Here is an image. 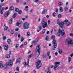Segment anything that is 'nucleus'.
<instances>
[{
    "mask_svg": "<svg viewBox=\"0 0 73 73\" xmlns=\"http://www.w3.org/2000/svg\"><path fill=\"white\" fill-rule=\"evenodd\" d=\"M49 36H46V41H48V40H49Z\"/></svg>",
    "mask_w": 73,
    "mask_h": 73,
    "instance_id": "obj_38",
    "label": "nucleus"
},
{
    "mask_svg": "<svg viewBox=\"0 0 73 73\" xmlns=\"http://www.w3.org/2000/svg\"><path fill=\"white\" fill-rule=\"evenodd\" d=\"M22 25V22H21L20 23H19V25H20V26H21Z\"/></svg>",
    "mask_w": 73,
    "mask_h": 73,
    "instance_id": "obj_60",
    "label": "nucleus"
},
{
    "mask_svg": "<svg viewBox=\"0 0 73 73\" xmlns=\"http://www.w3.org/2000/svg\"><path fill=\"white\" fill-rule=\"evenodd\" d=\"M46 22H45V21L44 20V19H42V21H41V23L42 25L43 24H45V23H46Z\"/></svg>",
    "mask_w": 73,
    "mask_h": 73,
    "instance_id": "obj_21",
    "label": "nucleus"
},
{
    "mask_svg": "<svg viewBox=\"0 0 73 73\" xmlns=\"http://www.w3.org/2000/svg\"><path fill=\"white\" fill-rule=\"evenodd\" d=\"M51 38V39H52L53 40L52 42V44H53V46L54 47L53 48V50H54L55 49H56V47H57V43H56V41L55 40V39L56 38L55 35H52Z\"/></svg>",
    "mask_w": 73,
    "mask_h": 73,
    "instance_id": "obj_1",
    "label": "nucleus"
},
{
    "mask_svg": "<svg viewBox=\"0 0 73 73\" xmlns=\"http://www.w3.org/2000/svg\"><path fill=\"white\" fill-rule=\"evenodd\" d=\"M20 37H21V35H20L18 34V37H19V38H20Z\"/></svg>",
    "mask_w": 73,
    "mask_h": 73,
    "instance_id": "obj_63",
    "label": "nucleus"
},
{
    "mask_svg": "<svg viewBox=\"0 0 73 73\" xmlns=\"http://www.w3.org/2000/svg\"><path fill=\"white\" fill-rule=\"evenodd\" d=\"M6 38H7V37L5 36H3V40H6Z\"/></svg>",
    "mask_w": 73,
    "mask_h": 73,
    "instance_id": "obj_43",
    "label": "nucleus"
},
{
    "mask_svg": "<svg viewBox=\"0 0 73 73\" xmlns=\"http://www.w3.org/2000/svg\"><path fill=\"white\" fill-rule=\"evenodd\" d=\"M47 13V9H45L44 10L42 13V15H44L45 13Z\"/></svg>",
    "mask_w": 73,
    "mask_h": 73,
    "instance_id": "obj_15",
    "label": "nucleus"
},
{
    "mask_svg": "<svg viewBox=\"0 0 73 73\" xmlns=\"http://www.w3.org/2000/svg\"><path fill=\"white\" fill-rule=\"evenodd\" d=\"M62 16V15H61V14H59L58 15V18H61Z\"/></svg>",
    "mask_w": 73,
    "mask_h": 73,
    "instance_id": "obj_42",
    "label": "nucleus"
},
{
    "mask_svg": "<svg viewBox=\"0 0 73 73\" xmlns=\"http://www.w3.org/2000/svg\"><path fill=\"white\" fill-rule=\"evenodd\" d=\"M67 44L68 45L70 44L72 46H73V40H70V41L67 42Z\"/></svg>",
    "mask_w": 73,
    "mask_h": 73,
    "instance_id": "obj_6",
    "label": "nucleus"
},
{
    "mask_svg": "<svg viewBox=\"0 0 73 73\" xmlns=\"http://www.w3.org/2000/svg\"><path fill=\"white\" fill-rule=\"evenodd\" d=\"M46 72H47V73H51V72L49 71V68L46 70Z\"/></svg>",
    "mask_w": 73,
    "mask_h": 73,
    "instance_id": "obj_25",
    "label": "nucleus"
},
{
    "mask_svg": "<svg viewBox=\"0 0 73 73\" xmlns=\"http://www.w3.org/2000/svg\"><path fill=\"white\" fill-rule=\"evenodd\" d=\"M68 22V20L67 19H66L64 21H63V23L64 24V23H66Z\"/></svg>",
    "mask_w": 73,
    "mask_h": 73,
    "instance_id": "obj_40",
    "label": "nucleus"
},
{
    "mask_svg": "<svg viewBox=\"0 0 73 73\" xmlns=\"http://www.w3.org/2000/svg\"><path fill=\"white\" fill-rule=\"evenodd\" d=\"M29 23L27 22H25L23 25V28L25 29H28L29 28Z\"/></svg>",
    "mask_w": 73,
    "mask_h": 73,
    "instance_id": "obj_2",
    "label": "nucleus"
},
{
    "mask_svg": "<svg viewBox=\"0 0 73 73\" xmlns=\"http://www.w3.org/2000/svg\"><path fill=\"white\" fill-rule=\"evenodd\" d=\"M33 56V54H31V55H29L28 56L29 58H31Z\"/></svg>",
    "mask_w": 73,
    "mask_h": 73,
    "instance_id": "obj_31",
    "label": "nucleus"
},
{
    "mask_svg": "<svg viewBox=\"0 0 73 73\" xmlns=\"http://www.w3.org/2000/svg\"><path fill=\"white\" fill-rule=\"evenodd\" d=\"M23 12H22V11L21 10H19L18 11V13L19 15H21V13H22Z\"/></svg>",
    "mask_w": 73,
    "mask_h": 73,
    "instance_id": "obj_37",
    "label": "nucleus"
},
{
    "mask_svg": "<svg viewBox=\"0 0 73 73\" xmlns=\"http://www.w3.org/2000/svg\"><path fill=\"white\" fill-rule=\"evenodd\" d=\"M12 21H13V20L12 18H11L10 20V21H9V23L10 24H11L12 23Z\"/></svg>",
    "mask_w": 73,
    "mask_h": 73,
    "instance_id": "obj_36",
    "label": "nucleus"
},
{
    "mask_svg": "<svg viewBox=\"0 0 73 73\" xmlns=\"http://www.w3.org/2000/svg\"><path fill=\"white\" fill-rule=\"evenodd\" d=\"M63 12V9H62V7H60L59 12L61 13Z\"/></svg>",
    "mask_w": 73,
    "mask_h": 73,
    "instance_id": "obj_23",
    "label": "nucleus"
},
{
    "mask_svg": "<svg viewBox=\"0 0 73 73\" xmlns=\"http://www.w3.org/2000/svg\"><path fill=\"white\" fill-rule=\"evenodd\" d=\"M48 25H49V24H50V20H48Z\"/></svg>",
    "mask_w": 73,
    "mask_h": 73,
    "instance_id": "obj_56",
    "label": "nucleus"
},
{
    "mask_svg": "<svg viewBox=\"0 0 73 73\" xmlns=\"http://www.w3.org/2000/svg\"><path fill=\"white\" fill-rule=\"evenodd\" d=\"M14 9V7L13 6L11 7H10V11H13Z\"/></svg>",
    "mask_w": 73,
    "mask_h": 73,
    "instance_id": "obj_26",
    "label": "nucleus"
},
{
    "mask_svg": "<svg viewBox=\"0 0 73 73\" xmlns=\"http://www.w3.org/2000/svg\"><path fill=\"white\" fill-rule=\"evenodd\" d=\"M27 36H30L31 34H30V32L29 31L27 33Z\"/></svg>",
    "mask_w": 73,
    "mask_h": 73,
    "instance_id": "obj_33",
    "label": "nucleus"
},
{
    "mask_svg": "<svg viewBox=\"0 0 73 73\" xmlns=\"http://www.w3.org/2000/svg\"><path fill=\"white\" fill-rule=\"evenodd\" d=\"M24 46V44H21L20 46V48H22V47H23V46Z\"/></svg>",
    "mask_w": 73,
    "mask_h": 73,
    "instance_id": "obj_54",
    "label": "nucleus"
},
{
    "mask_svg": "<svg viewBox=\"0 0 73 73\" xmlns=\"http://www.w3.org/2000/svg\"><path fill=\"white\" fill-rule=\"evenodd\" d=\"M21 41L23 42V41H24V38L23 37H22L21 38Z\"/></svg>",
    "mask_w": 73,
    "mask_h": 73,
    "instance_id": "obj_53",
    "label": "nucleus"
},
{
    "mask_svg": "<svg viewBox=\"0 0 73 73\" xmlns=\"http://www.w3.org/2000/svg\"><path fill=\"white\" fill-rule=\"evenodd\" d=\"M29 59H28V63L27 64V62H23V64H24V65H25V66H27V65H28L29 64Z\"/></svg>",
    "mask_w": 73,
    "mask_h": 73,
    "instance_id": "obj_16",
    "label": "nucleus"
},
{
    "mask_svg": "<svg viewBox=\"0 0 73 73\" xmlns=\"http://www.w3.org/2000/svg\"><path fill=\"white\" fill-rule=\"evenodd\" d=\"M11 56H10V54H8L6 57V58H9Z\"/></svg>",
    "mask_w": 73,
    "mask_h": 73,
    "instance_id": "obj_32",
    "label": "nucleus"
},
{
    "mask_svg": "<svg viewBox=\"0 0 73 73\" xmlns=\"http://www.w3.org/2000/svg\"><path fill=\"white\" fill-rule=\"evenodd\" d=\"M2 8V7L1 6V5H0V11H1V10H4V9H5V8L4 7Z\"/></svg>",
    "mask_w": 73,
    "mask_h": 73,
    "instance_id": "obj_24",
    "label": "nucleus"
},
{
    "mask_svg": "<svg viewBox=\"0 0 73 73\" xmlns=\"http://www.w3.org/2000/svg\"><path fill=\"white\" fill-rule=\"evenodd\" d=\"M20 58H18L16 60V63H19L21 61Z\"/></svg>",
    "mask_w": 73,
    "mask_h": 73,
    "instance_id": "obj_17",
    "label": "nucleus"
},
{
    "mask_svg": "<svg viewBox=\"0 0 73 73\" xmlns=\"http://www.w3.org/2000/svg\"><path fill=\"white\" fill-rule=\"evenodd\" d=\"M25 19H26L25 18H23L22 19V20L23 21H25Z\"/></svg>",
    "mask_w": 73,
    "mask_h": 73,
    "instance_id": "obj_57",
    "label": "nucleus"
},
{
    "mask_svg": "<svg viewBox=\"0 0 73 73\" xmlns=\"http://www.w3.org/2000/svg\"><path fill=\"white\" fill-rule=\"evenodd\" d=\"M71 58L70 57H69V58H68V61L69 62H70L71 61Z\"/></svg>",
    "mask_w": 73,
    "mask_h": 73,
    "instance_id": "obj_45",
    "label": "nucleus"
},
{
    "mask_svg": "<svg viewBox=\"0 0 73 73\" xmlns=\"http://www.w3.org/2000/svg\"><path fill=\"white\" fill-rule=\"evenodd\" d=\"M41 62V61L40 60H38V62H36V68L37 69H38L40 67L42 66V63Z\"/></svg>",
    "mask_w": 73,
    "mask_h": 73,
    "instance_id": "obj_3",
    "label": "nucleus"
},
{
    "mask_svg": "<svg viewBox=\"0 0 73 73\" xmlns=\"http://www.w3.org/2000/svg\"><path fill=\"white\" fill-rule=\"evenodd\" d=\"M9 14H10V13L9 11H7L5 13V17H7L9 15Z\"/></svg>",
    "mask_w": 73,
    "mask_h": 73,
    "instance_id": "obj_10",
    "label": "nucleus"
},
{
    "mask_svg": "<svg viewBox=\"0 0 73 73\" xmlns=\"http://www.w3.org/2000/svg\"><path fill=\"white\" fill-rule=\"evenodd\" d=\"M60 33L58 32V33H57V36H60Z\"/></svg>",
    "mask_w": 73,
    "mask_h": 73,
    "instance_id": "obj_51",
    "label": "nucleus"
},
{
    "mask_svg": "<svg viewBox=\"0 0 73 73\" xmlns=\"http://www.w3.org/2000/svg\"><path fill=\"white\" fill-rule=\"evenodd\" d=\"M66 24V26H69V25H70V24H71V23L70 22H68L66 23L65 24Z\"/></svg>",
    "mask_w": 73,
    "mask_h": 73,
    "instance_id": "obj_18",
    "label": "nucleus"
},
{
    "mask_svg": "<svg viewBox=\"0 0 73 73\" xmlns=\"http://www.w3.org/2000/svg\"><path fill=\"white\" fill-rule=\"evenodd\" d=\"M57 23L58 24H59V23H60V21H59V19H58L57 21Z\"/></svg>",
    "mask_w": 73,
    "mask_h": 73,
    "instance_id": "obj_50",
    "label": "nucleus"
},
{
    "mask_svg": "<svg viewBox=\"0 0 73 73\" xmlns=\"http://www.w3.org/2000/svg\"><path fill=\"white\" fill-rule=\"evenodd\" d=\"M19 11V9L18 8H17L15 9V11L16 12H18Z\"/></svg>",
    "mask_w": 73,
    "mask_h": 73,
    "instance_id": "obj_35",
    "label": "nucleus"
},
{
    "mask_svg": "<svg viewBox=\"0 0 73 73\" xmlns=\"http://www.w3.org/2000/svg\"><path fill=\"white\" fill-rule=\"evenodd\" d=\"M64 9L65 11H66L68 9V7H66L64 8Z\"/></svg>",
    "mask_w": 73,
    "mask_h": 73,
    "instance_id": "obj_41",
    "label": "nucleus"
},
{
    "mask_svg": "<svg viewBox=\"0 0 73 73\" xmlns=\"http://www.w3.org/2000/svg\"><path fill=\"white\" fill-rule=\"evenodd\" d=\"M58 51L60 54H61L62 52V50H60V49H58Z\"/></svg>",
    "mask_w": 73,
    "mask_h": 73,
    "instance_id": "obj_27",
    "label": "nucleus"
},
{
    "mask_svg": "<svg viewBox=\"0 0 73 73\" xmlns=\"http://www.w3.org/2000/svg\"><path fill=\"white\" fill-rule=\"evenodd\" d=\"M47 56H50V52L48 51L47 52Z\"/></svg>",
    "mask_w": 73,
    "mask_h": 73,
    "instance_id": "obj_44",
    "label": "nucleus"
},
{
    "mask_svg": "<svg viewBox=\"0 0 73 73\" xmlns=\"http://www.w3.org/2000/svg\"><path fill=\"white\" fill-rule=\"evenodd\" d=\"M70 36H73V34H72V33H70Z\"/></svg>",
    "mask_w": 73,
    "mask_h": 73,
    "instance_id": "obj_62",
    "label": "nucleus"
},
{
    "mask_svg": "<svg viewBox=\"0 0 73 73\" xmlns=\"http://www.w3.org/2000/svg\"><path fill=\"white\" fill-rule=\"evenodd\" d=\"M36 47H37L38 48L37 49L36 54L37 55V57H38V56L40 54V52H41V47H40V45L36 46Z\"/></svg>",
    "mask_w": 73,
    "mask_h": 73,
    "instance_id": "obj_4",
    "label": "nucleus"
},
{
    "mask_svg": "<svg viewBox=\"0 0 73 73\" xmlns=\"http://www.w3.org/2000/svg\"><path fill=\"white\" fill-rule=\"evenodd\" d=\"M17 3H19L20 1L19 0H16Z\"/></svg>",
    "mask_w": 73,
    "mask_h": 73,
    "instance_id": "obj_64",
    "label": "nucleus"
},
{
    "mask_svg": "<svg viewBox=\"0 0 73 73\" xmlns=\"http://www.w3.org/2000/svg\"><path fill=\"white\" fill-rule=\"evenodd\" d=\"M70 57H73V53H72L70 55Z\"/></svg>",
    "mask_w": 73,
    "mask_h": 73,
    "instance_id": "obj_59",
    "label": "nucleus"
},
{
    "mask_svg": "<svg viewBox=\"0 0 73 73\" xmlns=\"http://www.w3.org/2000/svg\"><path fill=\"white\" fill-rule=\"evenodd\" d=\"M55 64L56 65L58 64L59 65H60V62H56Z\"/></svg>",
    "mask_w": 73,
    "mask_h": 73,
    "instance_id": "obj_34",
    "label": "nucleus"
},
{
    "mask_svg": "<svg viewBox=\"0 0 73 73\" xmlns=\"http://www.w3.org/2000/svg\"><path fill=\"white\" fill-rule=\"evenodd\" d=\"M56 13H52V16L53 17H56Z\"/></svg>",
    "mask_w": 73,
    "mask_h": 73,
    "instance_id": "obj_39",
    "label": "nucleus"
},
{
    "mask_svg": "<svg viewBox=\"0 0 73 73\" xmlns=\"http://www.w3.org/2000/svg\"><path fill=\"white\" fill-rule=\"evenodd\" d=\"M11 40L10 39H8L7 40V42L9 44H11Z\"/></svg>",
    "mask_w": 73,
    "mask_h": 73,
    "instance_id": "obj_20",
    "label": "nucleus"
},
{
    "mask_svg": "<svg viewBox=\"0 0 73 73\" xmlns=\"http://www.w3.org/2000/svg\"><path fill=\"white\" fill-rule=\"evenodd\" d=\"M42 25V27L43 28H46V27H47L48 26V25H47V23L46 22Z\"/></svg>",
    "mask_w": 73,
    "mask_h": 73,
    "instance_id": "obj_12",
    "label": "nucleus"
},
{
    "mask_svg": "<svg viewBox=\"0 0 73 73\" xmlns=\"http://www.w3.org/2000/svg\"><path fill=\"white\" fill-rule=\"evenodd\" d=\"M14 33H15V31L14 30H12L11 31V35L14 34Z\"/></svg>",
    "mask_w": 73,
    "mask_h": 73,
    "instance_id": "obj_30",
    "label": "nucleus"
},
{
    "mask_svg": "<svg viewBox=\"0 0 73 73\" xmlns=\"http://www.w3.org/2000/svg\"><path fill=\"white\" fill-rule=\"evenodd\" d=\"M16 25L17 26H19L20 25V23L19 22H17L16 23Z\"/></svg>",
    "mask_w": 73,
    "mask_h": 73,
    "instance_id": "obj_47",
    "label": "nucleus"
},
{
    "mask_svg": "<svg viewBox=\"0 0 73 73\" xmlns=\"http://www.w3.org/2000/svg\"><path fill=\"white\" fill-rule=\"evenodd\" d=\"M64 23L63 22H61L59 23V26L60 28H62L64 27Z\"/></svg>",
    "mask_w": 73,
    "mask_h": 73,
    "instance_id": "obj_9",
    "label": "nucleus"
},
{
    "mask_svg": "<svg viewBox=\"0 0 73 73\" xmlns=\"http://www.w3.org/2000/svg\"><path fill=\"white\" fill-rule=\"evenodd\" d=\"M59 33H61L62 36H64V35L65 33V31L64 30H62V31H61L60 29H59Z\"/></svg>",
    "mask_w": 73,
    "mask_h": 73,
    "instance_id": "obj_5",
    "label": "nucleus"
},
{
    "mask_svg": "<svg viewBox=\"0 0 73 73\" xmlns=\"http://www.w3.org/2000/svg\"><path fill=\"white\" fill-rule=\"evenodd\" d=\"M9 48V46H8V45L7 44H6L4 47V49L5 50H7L8 49V48Z\"/></svg>",
    "mask_w": 73,
    "mask_h": 73,
    "instance_id": "obj_14",
    "label": "nucleus"
},
{
    "mask_svg": "<svg viewBox=\"0 0 73 73\" xmlns=\"http://www.w3.org/2000/svg\"><path fill=\"white\" fill-rule=\"evenodd\" d=\"M3 12H4V11L3 10H1V14L3 15Z\"/></svg>",
    "mask_w": 73,
    "mask_h": 73,
    "instance_id": "obj_48",
    "label": "nucleus"
},
{
    "mask_svg": "<svg viewBox=\"0 0 73 73\" xmlns=\"http://www.w3.org/2000/svg\"><path fill=\"white\" fill-rule=\"evenodd\" d=\"M63 4V3H62V2H59L58 4V6H61V5H62Z\"/></svg>",
    "mask_w": 73,
    "mask_h": 73,
    "instance_id": "obj_22",
    "label": "nucleus"
},
{
    "mask_svg": "<svg viewBox=\"0 0 73 73\" xmlns=\"http://www.w3.org/2000/svg\"><path fill=\"white\" fill-rule=\"evenodd\" d=\"M45 29H44L43 30L42 34L45 33Z\"/></svg>",
    "mask_w": 73,
    "mask_h": 73,
    "instance_id": "obj_52",
    "label": "nucleus"
},
{
    "mask_svg": "<svg viewBox=\"0 0 73 73\" xmlns=\"http://www.w3.org/2000/svg\"><path fill=\"white\" fill-rule=\"evenodd\" d=\"M60 67V66L58 65H55L54 68V70H57L58 69V68Z\"/></svg>",
    "mask_w": 73,
    "mask_h": 73,
    "instance_id": "obj_11",
    "label": "nucleus"
},
{
    "mask_svg": "<svg viewBox=\"0 0 73 73\" xmlns=\"http://www.w3.org/2000/svg\"><path fill=\"white\" fill-rule=\"evenodd\" d=\"M37 42H38V40H37L36 41L34 40L32 42L31 44H34V45H36L37 44Z\"/></svg>",
    "mask_w": 73,
    "mask_h": 73,
    "instance_id": "obj_13",
    "label": "nucleus"
},
{
    "mask_svg": "<svg viewBox=\"0 0 73 73\" xmlns=\"http://www.w3.org/2000/svg\"><path fill=\"white\" fill-rule=\"evenodd\" d=\"M19 28H17V29H15V31L17 32V31H19Z\"/></svg>",
    "mask_w": 73,
    "mask_h": 73,
    "instance_id": "obj_55",
    "label": "nucleus"
},
{
    "mask_svg": "<svg viewBox=\"0 0 73 73\" xmlns=\"http://www.w3.org/2000/svg\"><path fill=\"white\" fill-rule=\"evenodd\" d=\"M17 71H19V70H20V67H17L16 68Z\"/></svg>",
    "mask_w": 73,
    "mask_h": 73,
    "instance_id": "obj_46",
    "label": "nucleus"
},
{
    "mask_svg": "<svg viewBox=\"0 0 73 73\" xmlns=\"http://www.w3.org/2000/svg\"><path fill=\"white\" fill-rule=\"evenodd\" d=\"M8 26H5L4 28V30L5 31H7V29H8Z\"/></svg>",
    "mask_w": 73,
    "mask_h": 73,
    "instance_id": "obj_29",
    "label": "nucleus"
},
{
    "mask_svg": "<svg viewBox=\"0 0 73 73\" xmlns=\"http://www.w3.org/2000/svg\"><path fill=\"white\" fill-rule=\"evenodd\" d=\"M0 67L1 68H3V67H4V68L5 69H7V64H5L4 65L3 64H0Z\"/></svg>",
    "mask_w": 73,
    "mask_h": 73,
    "instance_id": "obj_8",
    "label": "nucleus"
},
{
    "mask_svg": "<svg viewBox=\"0 0 73 73\" xmlns=\"http://www.w3.org/2000/svg\"><path fill=\"white\" fill-rule=\"evenodd\" d=\"M17 16V14L16 13H15L13 16V18H16Z\"/></svg>",
    "mask_w": 73,
    "mask_h": 73,
    "instance_id": "obj_28",
    "label": "nucleus"
},
{
    "mask_svg": "<svg viewBox=\"0 0 73 73\" xmlns=\"http://www.w3.org/2000/svg\"><path fill=\"white\" fill-rule=\"evenodd\" d=\"M13 64V60H9V62H8V65L10 66H12Z\"/></svg>",
    "mask_w": 73,
    "mask_h": 73,
    "instance_id": "obj_7",
    "label": "nucleus"
},
{
    "mask_svg": "<svg viewBox=\"0 0 73 73\" xmlns=\"http://www.w3.org/2000/svg\"><path fill=\"white\" fill-rule=\"evenodd\" d=\"M27 42H25L24 43V45H27Z\"/></svg>",
    "mask_w": 73,
    "mask_h": 73,
    "instance_id": "obj_61",
    "label": "nucleus"
},
{
    "mask_svg": "<svg viewBox=\"0 0 73 73\" xmlns=\"http://www.w3.org/2000/svg\"><path fill=\"white\" fill-rule=\"evenodd\" d=\"M39 1H40V0H35L34 1L35 3H37L38 4H40V3Z\"/></svg>",
    "mask_w": 73,
    "mask_h": 73,
    "instance_id": "obj_19",
    "label": "nucleus"
},
{
    "mask_svg": "<svg viewBox=\"0 0 73 73\" xmlns=\"http://www.w3.org/2000/svg\"><path fill=\"white\" fill-rule=\"evenodd\" d=\"M38 27L40 29H41L42 28V27H41V26H39Z\"/></svg>",
    "mask_w": 73,
    "mask_h": 73,
    "instance_id": "obj_58",
    "label": "nucleus"
},
{
    "mask_svg": "<svg viewBox=\"0 0 73 73\" xmlns=\"http://www.w3.org/2000/svg\"><path fill=\"white\" fill-rule=\"evenodd\" d=\"M19 44H16V46H15L16 48H18V47H19Z\"/></svg>",
    "mask_w": 73,
    "mask_h": 73,
    "instance_id": "obj_49",
    "label": "nucleus"
}]
</instances>
